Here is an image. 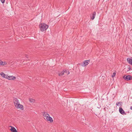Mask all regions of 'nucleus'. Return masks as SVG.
Here are the masks:
<instances>
[{
  "instance_id": "1",
  "label": "nucleus",
  "mask_w": 132,
  "mask_h": 132,
  "mask_svg": "<svg viewBox=\"0 0 132 132\" xmlns=\"http://www.w3.org/2000/svg\"><path fill=\"white\" fill-rule=\"evenodd\" d=\"M42 113L44 118L45 120L47 121H50L51 123L53 122V120L52 118L49 115L47 112H43Z\"/></svg>"
},
{
  "instance_id": "2",
  "label": "nucleus",
  "mask_w": 132,
  "mask_h": 132,
  "mask_svg": "<svg viewBox=\"0 0 132 132\" xmlns=\"http://www.w3.org/2000/svg\"><path fill=\"white\" fill-rule=\"evenodd\" d=\"M39 26L40 30L42 32L46 30L48 27V25L44 23L40 24Z\"/></svg>"
},
{
  "instance_id": "3",
  "label": "nucleus",
  "mask_w": 132,
  "mask_h": 132,
  "mask_svg": "<svg viewBox=\"0 0 132 132\" xmlns=\"http://www.w3.org/2000/svg\"><path fill=\"white\" fill-rule=\"evenodd\" d=\"M15 107L17 108H20L22 110L23 109V106L21 104H20L19 102L14 104Z\"/></svg>"
},
{
  "instance_id": "4",
  "label": "nucleus",
  "mask_w": 132,
  "mask_h": 132,
  "mask_svg": "<svg viewBox=\"0 0 132 132\" xmlns=\"http://www.w3.org/2000/svg\"><path fill=\"white\" fill-rule=\"evenodd\" d=\"M123 78L126 80L128 81L131 80L132 79V77L130 75L126 76L125 75L123 76Z\"/></svg>"
},
{
  "instance_id": "5",
  "label": "nucleus",
  "mask_w": 132,
  "mask_h": 132,
  "mask_svg": "<svg viewBox=\"0 0 132 132\" xmlns=\"http://www.w3.org/2000/svg\"><path fill=\"white\" fill-rule=\"evenodd\" d=\"M119 111L120 113L123 115H126V114L121 108H119Z\"/></svg>"
},
{
  "instance_id": "6",
  "label": "nucleus",
  "mask_w": 132,
  "mask_h": 132,
  "mask_svg": "<svg viewBox=\"0 0 132 132\" xmlns=\"http://www.w3.org/2000/svg\"><path fill=\"white\" fill-rule=\"evenodd\" d=\"M7 78H6L7 79L9 80H14L15 79L16 77H14L13 76H7Z\"/></svg>"
},
{
  "instance_id": "7",
  "label": "nucleus",
  "mask_w": 132,
  "mask_h": 132,
  "mask_svg": "<svg viewBox=\"0 0 132 132\" xmlns=\"http://www.w3.org/2000/svg\"><path fill=\"white\" fill-rule=\"evenodd\" d=\"M9 127H11V128L10 129V130L12 132H18L16 129L14 127L11 126H10Z\"/></svg>"
},
{
  "instance_id": "8",
  "label": "nucleus",
  "mask_w": 132,
  "mask_h": 132,
  "mask_svg": "<svg viewBox=\"0 0 132 132\" xmlns=\"http://www.w3.org/2000/svg\"><path fill=\"white\" fill-rule=\"evenodd\" d=\"M96 13L95 12H94L92 14V17L90 15L91 19L93 20L95 18L96 15Z\"/></svg>"
},
{
  "instance_id": "9",
  "label": "nucleus",
  "mask_w": 132,
  "mask_h": 132,
  "mask_svg": "<svg viewBox=\"0 0 132 132\" xmlns=\"http://www.w3.org/2000/svg\"><path fill=\"white\" fill-rule=\"evenodd\" d=\"M0 74L2 77L5 78H7V75H5L4 73L2 72L0 73Z\"/></svg>"
},
{
  "instance_id": "10",
  "label": "nucleus",
  "mask_w": 132,
  "mask_h": 132,
  "mask_svg": "<svg viewBox=\"0 0 132 132\" xmlns=\"http://www.w3.org/2000/svg\"><path fill=\"white\" fill-rule=\"evenodd\" d=\"M89 62V60H86L84 62H83V66H85L86 65H87L88 64V62Z\"/></svg>"
},
{
  "instance_id": "11",
  "label": "nucleus",
  "mask_w": 132,
  "mask_h": 132,
  "mask_svg": "<svg viewBox=\"0 0 132 132\" xmlns=\"http://www.w3.org/2000/svg\"><path fill=\"white\" fill-rule=\"evenodd\" d=\"M29 101L31 103H34L35 102V100L32 98H29Z\"/></svg>"
},
{
  "instance_id": "12",
  "label": "nucleus",
  "mask_w": 132,
  "mask_h": 132,
  "mask_svg": "<svg viewBox=\"0 0 132 132\" xmlns=\"http://www.w3.org/2000/svg\"><path fill=\"white\" fill-rule=\"evenodd\" d=\"M13 101V102L14 104L18 102H19V101L18 100V99L17 98H14Z\"/></svg>"
},
{
  "instance_id": "13",
  "label": "nucleus",
  "mask_w": 132,
  "mask_h": 132,
  "mask_svg": "<svg viewBox=\"0 0 132 132\" xmlns=\"http://www.w3.org/2000/svg\"><path fill=\"white\" fill-rule=\"evenodd\" d=\"M6 64V63L5 62H3L2 61H1L0 62V65H4Z\"/></svg>"
},
{
  "instance_id": "14",
  "label": "nucleus",
  "mask_w": 132,
  "mask_h": 132,
  "mask_svg": "<svg viewBox=\"0 0 132 132\" xmlns=\"http://www.w3.org/2000/svg\"><path fill=\"white\" fill-rule=\"evenodd\" d=\"M30 59L29 56L27 55H25V60H29Z\"/></svg>"
},
{
  "instance_id": "15",
  "label": "nucleus",
  "mask_w": 132,
  "mask_h": 132,
  "mask_svg": "<svg viewBox=\"0 0 132 132\" xmlns=\"http://www.w3.org/2000/svg\"><path fill=\"white\" fill-rule=\"evenodd\" d=\"M64 73H66L67 75H68L69 74L70 72L68 71H67L66 70H64Z\"/></svg>"
},
{
  "instance_id": "16",
  "label": "nucleus",
  "mask_w": 132,
  "mask_h": 132,
  "mask_svg": "<svg viewBox=\"0 0 132 132\" xmlns=\"http://www.w3.org/2000/svg\"><path fill=\"white\" fill-rule=\"evenodd\" d=\"M64 70H63V71L61 72L59 74V76H62L64 74Z\"/></svg>"
},
{
  "instance_id": "17",
  "label": "nucleus",
  "mask_w": 132,
  "mask_h": 132,
  "mask_svg": "<svg viewBox=\"0 0 132 132\" xmlns=\"http://www.w3.org/2000/svg\"><path fill=\"white\" fill-rule=\"evenodd\" d=\"M119 103H121L120 104L121 105V104L122 103L121 102H117V103H116V105H117V106H119Z\"/></svg>"
},
{
  "instance_id": "18",
  "label": "nucleus",
  "mask_w": 132,
  "mask_h": 132,
  "mask_svg": "<svg viewBox=\"0 0 132 132\" xmlns=\"http://www.w3.org/2000/svg\"><path fill=\"white\" fill-rule=\"evenodd\" d=\"M116 73V72H114L113 73L112 75V77H114L115 76Z\"/></svg>"
},
{
  "instance_id": "19",
  "label": "nucleus",
  "mask_w": 132,
  "mask_h": 132,
  "mask_svg": "<svg viewBox=\"0 0 132 132\" xmlns=\"http://www.w3.org/2000/svg\"><path fill=\"white\" fill-rule=\"evenodd\" d=\"M1 1L2 3H4L5 0H1Z\"/></svg>"
},
{
  "instance_id": "20",
  "label": "nucleus",
  "mask_w": 132,
  "mask_h": 132,
  "mask_svg": "<svg viewBox=\"0 0 132 132\" xmlns=\"http://www.w3.org/2000/svg\"><path fill=\"white\" fill-rule=\"evenodd\" d=\"M131 69V68L130 67H129L128 68V70L127 71H128L130 70Z\"/></svg>"
},
{
  "instance_id": "21",
  "label": "nucleus",
  "mask_w": 132,
  "mask_h": 132,
  "mask_svg": "<svg viewBox=\"0 0 132 132\" xmlns=\"http://www.w3.org/2000/svg\"><path fill=\"white\" fill-rule=\"evenodd\" d=\"M130 109L132 110V106L130 107Z\"/></svg>"
},
{
  "instance_id": "22",
  "label": "nucleus",
  "mask_w": 132,
  "mask_h": 132,
  "mask_svg": "<svg viewBox=\"0 0 132 132\" xmlns=\"http://www.w3.org/2000/svg\"><path fill=\"white\" fill-rule=\"evenodd\" d=\"M29 90H30V89L29 88Z\"/></svg>"
}]
</instances>
